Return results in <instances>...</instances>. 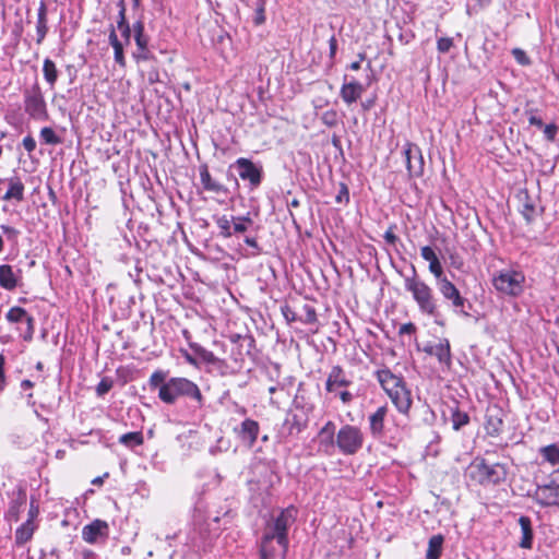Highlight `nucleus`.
<instances>
[{
  "mask_svg": "<svg viewBox=\"0 0 559 559\" xmlns=\"http://www.w3.org/2000/svg\"><path fill=\"white\" fill-rule=\"evenodd\" d=\"M377 379L391 399L396 409L404 415H407L412 407V393L407 389L406 383L402 377L394 374L390 369H381L376 372Z\"/></svg>",
  "mask_w": 559,
  "mask_h": 559,
  "instance_id": "f257e3e1",
  "label": "nucleus"
},
{
  "mask_svg": "<svg viewBox=\"0 0 559 559\" xmlns=\"http://www.w3.org/2000/svg\"><path fill=\"white\" fill-rule=\"evenodd\" d=\"M180 396L193 399L199 405L203 403L199 386L187 378H170L158 391V397L166 404H174Z\"/></svg>",
  "mask_w": 559,
  "mask_h": 559,
  "instance_id": "f03ea898",
  "label": "nucleus"
},
{
  "mask_svg": "<svg viewBox=\"0 0 559 559\" xmlns=\"http://www.w3.org/2000/svg\"><path fill=\"white\" fill-rule=\"evenodd\" d=\"M412 271L413 275L404 278L405 289L412 294L423 313L435 316L437 304L431 287L418 277L414 265Z\"/></svg>",
  "mask_w": 559,
  "mask_h": 559,
  "instance_id": "7ed1b4c3",
  "label": "nucleus"
},
{
  "mask_svg": "<svg viewBox=\"0 0 559 559\" xmlns=\"http://www.w3.org/2000/svg\"><path fill=\"white\" fill-rule=\"evenodd\" d=\"M469 476L481 485H497L506 479L507 469L502 464H487L484 459H477L469 465Z\"/></svg>",
  "mask_w": 559,
  "mask_h": 559,
  "instance_id": "20e7f679",
  "label": "nucleus"
},
{
  "mask_svg": "<svg viewBox=\"0 0 559 559\" xmlns=\"http://www.w3.org/2000/svg\"><path fill=\"white\" fill-rule=\"evenodd\" d=\"M365 442V436L357 426L346 424L340 428L336 433L335 445L344 455H354L358 453Z\"/></svg>",
  "mask_w": 559,
  "mask_h": 559,
  "instance_id": "39448f33",
  "label": "nucleus"
},
{
  "mask_svg": "<svg viewBox=\"0 0 559 559\" xmlns=\"http://www.w3.org/2000/svg\"><path fill=\"white\" fill-rule=\"evenodd\" d=\"M525 276L522 272L513 270L500 271L492 278L495 288L510 296H519L523 292Z\"/></svg>",
  "mask_w": 559,
  "mask_h": 559,
  "instance_id": "423d86ee",
  "label": "nucleus"
},
{
  "mask_svg": "<svg viewBox=\"0 0 559 559\" xmlns=\"http://www.w3.org/2000/svg\"><path fill=\"white\" fill-rule=\"evenodd\" d=\"M24 109L34 119L45 120L48 118L46 102L38 84L25 90Z\"/></svg>",
  "mask_w": 559,
  "mask_h": 559,
  "instance_id": "0eeeda50",
  "label": "nucleus"
},
{
  "mask_svg": "<svg viewBox=\"0 0 559 559\" xmlns=\"http://www.w3.org/2000/svg\"><path fill=\"white\" fill-rule=\"evenodd\" d=\"M288 548V540L282 537L264 533L261 545L260 555L261 559H285Z\"/></svg>",
  "mask_w": 559,
  "mask_h": 559,
  "instance_id": "6e6552de",
  "label": "nucleus"
},
{
  "mask_svg": "<svg viewBox=\"0 0 559 559\" xmlns=\"http://www.w3.org/2000/svg\"><path fill=\"white\" fill-rule=\"evenodd\" d=\"M296 515L295 508L290 507L283 510L272 523H269L265 527L266 534L273 535L275 537H282L285 540H288L287 531L288 527L294 523Z\"/></svg>",
  "mask_w": 559,
  "mask_h": 559,
  "instance_id": "1a4fd4ad",
  "label": "nucleus"
},
{
  "mask_svg": "<svg viewBox=\"0 0 559 559\" xmlns=\"http://www.w3.org/2000/svg\"><path fill=\"white\" fill-rule=\"evenodd\" d=\"M403 154L409 177H420L424 173V157L420 148L416 144L407 142Z\"/></svg>",
  "mask_w": 559,
  "mask_h": 559,
  "instance_id": "9d476101",
  "label": "nucleus"
},
{
  "mask_svg": "<svg viewBox=\"0 0 559 559\" xmlns=\"http://www.w3.org/2000/svg\"><path fill=\"white\" fill-rule=\"evenodd\" d=\"M235 166L239 170V177L242 180H248L250 185L255 188L262 181V167L257 166L252 160L240 157L235 162Z\"/></svg>",
  "mask_w": 559,
  "mask_h": 559,
  "instance_id": "9b49d317",
  "label": "nucleus"
},
{
  "mask_svg": "<svg viewBox=\"0 0 559 559\" xmlns=\"http://www.w3.org/2000/svg\"><path fill=\"white\" fill-rule=\"evenodd\" d=\"M437 286L441 295L452 302L455 309H459L464 316H468V312L464 310L466 299L461 296L455 285L447 277L437 282Z\"/></svg>",
  "mask_w": 559,
  "mask_h": 559,
  "instance_id": "f8f14e48",
  "label": "nucleus"
},
{
  "mask_svg": "<svg viewBox=\"0 0 559 559\" xmlns=\"http://www.w3.org/2000/svg\"><path fill=\"white\" fill-rule=\"evenodd\" d=\"M559 487L551 480L549 484L537 486L533 499L540 507L559 506Z\"/></svg>",
  "mask_w": 559,
  "mask_h": 559,
  "instance_id": "ddd939ff",
  "label": "nucleus"
},
{
  "mask_svg": "<svg viewBox=\"0 0 559 559\" xmlns=\"http://www.w3.org/2000/svg\"><path fill=\"white\" fill-rule=\"evenodd\" d=\"M109 526L107 522L95 520L82 530V537L88 544H94L100 537H107Z\"/></svg>",
  "mask_w": 559,
  "mask_h": 559,
  "instance_id": "4468645a",
  "label": "nucleus"
},
{
  "mask_svg": "<svg viewBox=\"0 0 559 559\" xmlns=\"http://www.w3.org/2000/svg\"><path fill=\"white\" fill-rule=\"evenodd\" d=\"M520 202V212L526 223H532L537 216V209L534 199L528 194L527 190L519 191L516 195Z\"/></svg>",
  "mask_w": 559,
  "mask_h": 559,
  "instance_id": "2eb2a0df",
  "label": "nucleus"
},
{
  "mask_svg": "<svg viewBox=\"0 0 559 559\" xmlns=\"http://www.w3.org/2000/svg\"><path fill=\"white\" fill-rule=\"evenodd\" d=\"M21 270L14 271L12 265H0V286L7 290H14L19 285Z\"/></svg>",
  "mask_w": 559,
  "mask_h": 559,
  "instance_id": "dca6fc26",
  "label": "nucleus"
},
{
  "mask_svg": "<svg viewBox=\"0 0 559 559\" xmlns=\"http://www.w3.org/2000/svg\"><path fill=\"white\" fill-rule=\"evenodd\" d=\"M259 430H260V427H259L258 421L247 418L241 423L240 429L237 430V433H238L239 438L245 443H247V445L249 448H251L254 444V442L257 441Z\"/></svg>",
  "mask_w": 559,
  "mask_h": 559,
  "instance_id": "f3484780",
  "label": "nucleus"
},
{
  "mask_svg": "<svg viewBox=\"0 0 559 559\" xmlns=\"http://www.w3.org/2000/svg\"><path fill=\"white\" fill-rule=\"evenodd\" d=\"M364 91L365 87L357 81L345 82L341 87L340 95L347 105H350L360 98Z\"/></svg>",
  "mask_w": 559,
  "mask_h": 559,
  "instance_id": "a211bd4d",
  "label": "nucleus"
},
{
  "mask_svg": "<svg viewBox=\"0 0 559 559\" xmlns=\"http://www.w3.org/2000/svg\"><path fill=\"white\" fill-rule=\"evenodd\" d=\"M350 383V380L347 379L342 367L334 366L328 376L325 389L328 392H333L336 386H348Z\"/></svg>",
  "mask_w": 559,
  "mask_h": 559,
  "instance_id": "6ab92c4d",
  "label": "nucleus"
},
{
  "mask_svg": "<svg viewBox=\"0 0 559 559\" xmlns=\"http://www.w3.org/2000/svg\"><path fill=\"white\" fill-rule=\"evenodd\" d=\"M388 413L386 406H380L369 416V428L373 437H380L384 430V419Z\"/></svg>",
  "mask_w": 559,
  "mask_h": 559,
  "instance_id": "aec40b11",
  "label": "nucleus"
},
{
  "mask_svg": "<svg viewBox=\"0 0 559 559\" xmlns=\"http://www.w3.org/2000/svg\"><path fill=\"white\" fill-rule=\"evenodd\" d=\"M8 190L2 197V200H15L17 202H22L24 200V183L19 177H11L8 179Z\"/></svg>",
  "mask_w": 559,
  "mask_h": 559,
  "instance_id": "412c9836",
  "label": "nucleus"
},
{
  "mask_svg": "<svg viewBox=\"0 0 559 559\" xmlns=\"http://www.w3.org/2000/svg\"><path fill=\"white\" fill-rule=\"evenodd\" d=\"M200 180L203 188L206 191H211L214 193H227V189L224 185L212 179L211 174L206 165H202L200 167Z\"/></svg>",
  "mask_w": 559,
  "mask_h": 559,
  "instance_id": "4be33fe9",
  "label": "nucleus"
},
{
  "mask_svg": "<svg viewBox=\"0 0 559 559\" xmlns=\"http://www.w3.org/2000/svg\"><path fill=\"white\" fill-rule=\"evenodd\" d=\"M37 38L36 43L40 45L48 33L47 25V5L45 1H40L37 12V24H36Z\"/></svg>",
  "mask_w": 559,
  "mask_h": 559,
  "instance_id": "5701e85b",
  "label": "nucleus"
},
{
  "mask_svg": "<svg viewBox=\"0 0 559 559\" xmlns=\"http://www.w3.org/2000/svg\"><path fill=\"white\" fill-rule=\"evenodd\" d=\"M519 524L522 531V538L519 546L524 549H531L533 544L532 521L528 516L522 515L519 519Z\"/></svg>",
  "mask_w": 559,
  "mask_h": 559,
  "instance_id": "b1692460",
  "label": "nucleus"
},
{
  "mask_svg": "<svg viewBox=\"0 0 559 559\" xmlns=\"http://www.w3.org/2000/svg\"><path fill=\"white\" fill-rule=\"evenodd\" d=\"M440 364L448 367L451 366V347L447 338H441L438 344H435L433 355Z\"/></svg>",
  "mask_w": 559,
  "mask_h": 559,
  "instance_id": "393cba45",
  "label": "nucleus"
},
{
  "mask_svg": "<svg viewBox=\"0 0 559 559\" xmlns=\"http://www.w3.org/2000/svg\"><path fill=\"white\" fill-rule=\"evenodd\" d=\"M336 433L335 424L329 420L319 431L321 445H324L326 449L333 448L335 445Z\"/></svg>",
  "mask_w": 559,
  "mask_h": 559,
  "instance_id": "a878e982",
  "label": "nucleus"
},
{
  "mask_svg": "<svg viewBox=\"0 0 559 559\" xmlns=\"http://www.w3.org/2000/svg\"><path fill=\"white\" fill-rule=\"evenodd\" d=\"M443 536L438 534L430 537L426 559H439L442 551Z\"/></svg>",
  "mask_w": 559,
  "mask_h": 559,
  "instance_id": "bb28decb",
  "label": "nucleus"
},
{
  "mask_svg": "<svg viewBox=\"0 0 559 559\" xmlns=\"http://www.w3.org/2000/svg\"><path fill=\"white\" fill-rule=\"evenodd\" d=\"M119 443L128 449L140 447L144 443L143 433L141 431L124 433L119 437Z\"/></svg>",
  "mask_w": 559,
  "mask_h": 559,
  "instance_id": "cd10ccee",
  "label": "nucleus"
},
{
  "mask_svg": "<svg viewBox=\"0 0 559 559\" xmlns=\"http://www.w3.org/2000/svg\"><path fill=\"white\" fill-rule=\"evenodd\" d=\"M539 454L543 460L551 465L559 464V445L552 443L539 449Z\"/></svg>",
  "mask_w": 559,
  "mask_h": 559,
  "instance_id": "c85d7f7f",
  "label": "nucleus"
},
{
  "mask_svg": "<svg viewBox=\"0 0 559 559\" xmlns=\"http://www.w3.org/2000/svg\"><path fill=\"white\" fill-rule=\"evenodd\" d=\"M7 320L11 323H17V322H21L23 321L24 319H26L27 323L28 324H32L33 323V318L31 316L27 314L26 310L24 308H21V307H12L7 316H5Z\"/></svg>",
  "mask_w": 559,
  "mask_h": 559,
  "instance_id": "c756f323",
  "label": "nucleus"
},
{
  "mask_svg": "<svg viewBox=\"0 0 559 559\" xmlns=\"http://www.w3.org/2000/svg\"><path fill=\"white\" fill-rule=\"evenodd\" d=\"M44 78L47 83L52 87L58 79V70L55 62L50 59H45L43 64Z\"/></svg>",
  "mask_w": 559,
  "mask_h": 559,
  "instance_id": "7c9ffc66",
  "label": "nucleus"
},
{
  "mask_svg": "<svg viewBox=\"0 0 559 559\" xmlns=\"http://www.w3.org/2000/svg\"><path fill=\"white\" fill-rule=\"evenodd\" d=\"M190 348L206 364H217L221 360L210 350L205 349L197 343H191Z\"/></svg>",
  "mask_w": 559,
  "mask_h": 559,
  "instance_id": "2f4dec72",
  "label": "nucleus"
},
{
  "mask_svg": "<svg viewBox=\"0 0 559 559\" xmlns=\"http://www.w3.org/2000/svg\"><path fill=\"white\" fill-rule=\"evenodd\" d=\"M503 421L498 416L488 415L485 424L487 433L491 437H496L502 430Z\"/></svg>",
  "mask_w": 559,
  "mask_h": 559,
  "instance_id": "473e14b6",
  "label": "nucleus"
},
{
  "mask_svg": "<svg viewBox=\"0 0 559 559\" xmlns=\"http://www.w3.org/2000/svg\"><path fill=\"white\" fill-rule=\"evenodd\" d=\"M33 533H34V528L31 525V522L28 521L16 530L15 543L17 545H23V544L27 543L32 538Z\"/></svg>",
  "mask_w": 559,
  "mask_h": 559,
  "instance_id": "72a5a7b5",
  "label": "nucleus"
},
{
  "mask_svg": "<svg viewBox=\"0 0 559 559\" xmlns=\"http://www.w3.org/2000/svg\"><path fill=\"white\" fill-rule=\"evenodd\" d=\"M253 222L249 215L233 217V234H243Z\"/></svg>",
  "mask_w": 559,
  "mask_h": 559,
  "instance_id": "f704fd0d",
  "label": "nucleus"
},
{
  "mask_svg": "<svg viewBox=\"0 0 559 559\" xmlns=\"http://www.w3.org/2000/svg\"><path fill=\"white\" fill-rule=\"evenodd\" d=\"M217 227L219 228V235L224 238L233 236V218L229 219L226 215L215 217Z\"/></svg>",
  "mask_w": 559,
  "mask_h": 559,
  "instance_id": "c9c22d12",
  "label": "nucleus"
},
{
  "mask_svg": "<svg viewBox=\"0 0 559 559\" xmlns=\"http://www.w3.org/2000/svg\"><path fill=\"white\" fill-rule=\"evenodd\" d=\"M469 423V416L459 408L452 409V426L454 430H460L463 426Z\"/></svg>",
  "mask_w": 559,
  "mask_h": 559,
  "instance_id": "e433bc0d",
  "label": "nucleus"
},
{
  "mask_svg": "<svg viewBox=\"0 0 559 559\" xmlns=\"http://www.w3.org/2000/svg\"><path fill=\"white\" fill-rule=\"evenodd\" d=\"M40 139L49 145H57L61 143V139L56 134V132L50 127H44L40 130Z\"/></svg>",
  "mask_w": 559,
  "mask_h": 559,
  "instance_id": "4c0bfd02",
  "label": "nucleus"
},
{
  "mask_svg": "<svg viewBox=\"0 0 559 559\" xmlns=\"http://www.w3.org/2000/svg\"><path fill=\"white\" fill-rule=\"evenodd\" d=\"M166 382H167L166 381V372L162 371V370H157V371L153 372L148 380V384H150L151 389L158 388V390Z\"/></svg>",
  "mask_w": 559,
  "mask_h": 559,
  "instance_id": "58836bf2",
  "label": "nucleus"
},
{
  "mask_svg": "<svg viewBox=\"0 0 559 559\" xmlns=\"http://www.w3.org/2000/svg\"><path fill=\"white\" fill-rule=\"evenodd\" d=\"M304 316L300 317V321L307 324H313L317 322V312L316 309L310 305H305L302 307Z\"/></svg>",
  "mask_w": 559,
  "mask_h": 559,
  "instance_id": "ea45409f",
  "label": "nucleus"
},
{
  "mask_svg": "<svg viewBox=\"0 0 559 559\" xmlns=\"http://www.w3.org/2000/svg\"><path fill=\"white\" fill-rule=\"evenodd\" d=\"M234 342H238L239 343V346L241 348H245L246 349V353L247 355H250L251 354V349L253 347V344H254V340L252 336H241V335H237L235 338H233Z\"/></svg>",
  "mask_w": 559,
  "mask_h": 559,
  "instance_id": "a19ab883",
  "label": "nucleus"
},
{
  "mask_svg": "<svg viewBox=\"0 0 559 559\" xmlns=\"http://www.w3.org/2000/svg\"><path fill=\"white\" fill-rule=\"evenodd\" d=\"M265 0H257L255 2V16L254 22L257 25L264 23L265 21Z\"/></svg>",
  "mask_w": 559,
  "mask_h": 559,
  "instance_id": "79ce46f5",
  "label": "nucleus"
},
{
  "mask_svg": "<svg viewBox=\"0 0 559 559\" xmlns=\"http://www.w3.org/2000/svg\"><path fill=\"white\" fill-rule=\"evenodd\" d=\"M429 271L436 277L437 282L445 277L439 259L429 262Z\"/></svg>",
  "mask_w": 559,
  "mask_h": 559,
  "instance_id": "37998d69",
  "label": "nucleus"
},
{
  "mask_svg": "<svg viewBox=\"0 0 559 559\" xmlns=\"http://www.w3.org/2000/svg\"><path fill=\"white\" fill-rule=\"evenodd\" d=\"M321 120L326 127H334L337 124V114L335 110H326L322 114Z\"/></svg>",
  "mask_w": 559,
  "mask_h": 559,
  "instance_id": "c03bdc74",
  "label": "nucleus"
},
{
  "mask_svg": "<svg viewBox=\"0 0 559 559\" xmlns=\"http://www.w3.org/2000/svg\"><path fill=\"white\" fill-rule=\"evenodd\" d=\"M453 47V39L450 37H440L437 40V49L440 53H447Z\"/></svg>",
  "mask_w": 559,
  "mask_h": 559,
  "instance_id": "a18cd8bd",
  "label": "nucleus"
},
{
  "mask_svg": "<svg viewBox=\"0 0 559 559\" xmlns=\"http://www.w3.org/2000/svg\"><path fill=\"white\" fill-rule=\"evenodd\" d=\"M512 55L521 66H528L531 63L528 56L521 48L512 49Z\"/></svg>",
  "mask_w": 559,
  "mask_h": 559,
  "instance_id": "49530a36",
  "label": "nucleus"
},
{
  "mask_svg": "<svg viewBox=\"0 0 559 559\" xmlns=\"http://www.w3.org/2000/svg\"><path fill=\"white\" fill-rule=\"evenodd\" d=\"M114 58H115V61L121 66L122 68L126 67V59H124V55H123V45L120 44L118 46H114Z\"/></svg>",
  "mask_w": 559,
  "mask_h": 559,
  "instance_id": "de8ad7c7",
  "label": "nucleus"
},
{
  "mask_svg": "<svg viewBox=\"0 0 559 559\" xmlns=\"http://www.w3.org/2000/svg\"><path fill=\"white\" fill-rule=\"evenodd\" d=\"M133 57L135 58L136 61H141V60H151L153 59V53L150 51L148 47L146 46L144 49L143 48H138L136 52L133 53Z\"/></svg>",
  "mask_w": 559,
  "mask_h": 559,
  "instance_id": "09e8293b",
  "label": "nucleus"
},
{
  "mask_svg": "<svg viewBox=\"0 0 559 559\" xmlns=\"http://www.w3.org/2000/svg\"><path fill=\"white\" fill-rule=\"evenodd\" d=\"M118 7H119V14H118L117 27L123 26L124 24L128 23L127 17H126L124 0H119Z\"/></svg>",
  "mask_w": 559,
  "mask_h": 559,
  "instance_id": "8fccbe9b",
  "label": "nucleus"
},
{
  "mask_svg": "<svg viewBox=\"0 0 559 559\" xmlns=\"http://www.w3.org/2000/svg\"><path fill=\"white\" fill-rule=\"evenodd\" d=\"M420 253H421V258L428 262H431V261H435L436 259H438L435 250L429 246L423 247L420 250Z\"/></svg>",
  "mask_w": 559,
  "mask_h": 559,
  "instance_id": "3c124183",
  "label": "nucleus"
},
{
  "mask_svg": "<svg viewBox=\"0 0 559 559\" xmlns=\"http://www.w3.org/2000/svg\"><path fill=\"white\" fill-rule=\"evenodd\" d=\"M245 242L253 249V251L249 255L255 257V255H259L262 252V249L259 246V243H258L255 238L246 237L245 238Z\"/></svg>",
  "mask_w": 559,
  "mask_h": 559,
  "instance_id": "603ef678",
  "label": "nucleus"
},
{
  "mask_svg": "<svg viewBox=\"0 0 559 559\" xmlns=\"http://www.w3.org/2000/svg\"><path fill=\"white\" fill-rule=\"evenodd\" d=\"M112 386V383L111 381L107 380V379H103L96 386V392L98 395H104L106 394Z\"/></svg>",
  "mask_w": 559,
  "mask_h": 559,
  "instance_id": "864d4df0",
  "label": "nucleus"
},
{
  "mask_svg": "<svg viewBox=\"0 0 559 559\" xmlns=\"http://www.w3.org/2000/svg\"><path fill=\"white\" fill-rule=\"evenodd\" d=\"M394 228H395V226H390L383 235V238L386 241V243L392 245V246H394L399 240V237L393 231Z\"/></svg>",
  "mask_w": 559,
  "mask_h": 559,
  "instance_id": "5fc2aeb1",
  "label": "nucleus"
},
{
  "mask_svg": "<svg viewBox=\"0 0 559 559\" xmlns=\"http://www.w3.org/2000/svg\"><path fill=\"white\" fill-rule=\"evenodd\" d=\"M1 230L8 237L9 240H13V241L17 238V236L20 234V231L17 229H15L14 227L8 226V225H2Z\"/></svg>",
  "mask_w": 559,
  "mask_h": 559,
  "instance_id": "6e6d98bb",
  "label": "nucleus"
},
{
  "mask_svg": "<svg viewBox=\"0 0 559 559\" xmlns=\"http://www.w3.org/2000/svg\"><path fill=\"white\" fill-rule=\"evenodd\" d=\"M349 201V192H348V189L345 185H342L341 186V190L338 192V194L336 195V202L338 203H342V202H345L347 203Z\"/></svg>",
  "mask_w": 559,
  "mask_h": 559,
  "instance_id": "4d7b16f0",
  "label": "nucleus"
},
{
  "mask_svg": "<svg viewBox=\"0 0 559 559\" xmlns=\"http://www.w3.org/2000/svg\"><path fill=\"white\" fill-rule=\"evenodd\" d=\"M4 357L0 354V392L4 390L7 381H5V374H4Z\"/></svg>",
  "mask_w": 559,
  "mask_h": 559,
  "instance_id": "13d9d810",
  "label": "nucleus"
},
{
  "mask_svg": "<svg viewBox=\"0 0 559 559\" xmlns=\"http://www.w3.org/2000/svg\"><path fill=\"white\" fill-rule=\"evenodd\" d=\"M23 146L28 153H32L36 148V141L33 136L27 135L23 139Z\"/></svg>",
  "mask_w": 559,
  "mask_h": 559,
  "instance_id": "bf43d9fd",
  "label": "nucleus"
},
{
  "mask_svg": "<svg viewBox=\"0 0 559 559\" xmlns=\"http://www.w3.org/2000/svg\"><path fill=\"white\" fill-rule=\"evenodd\" d=\"M415 331H416V326L412 322L404 323L399 329V333L401 335H403V334H413V333H415Z\"/></svg>",
  "mask_w": 559,
  "mask_h": 559,
  "instance_id": "052dcab7",
  "label": "nucleus"
},
{
  "mask_svg": "<svg viewBox=\"0 0 559 559\" xmlns=\"http://www.w3.org/2000/svg\"><path fill=\"white\" fill-rule=\"evenodd\" d=\"M557 133V127L555 124H547L544 129V134L547 140L552 141Z\"/></svg>",
  "mask_w": 559,
  "mask_h": 559,
  "instance_id": "680f3d73",
  "label": "nucleus"
},
{
  "mask_svg": "<svg viewBox=\"0 0 559 559\" xmlns=\"http://www.w3.org/2000/svg\"><path fill=\"white\" fill-rule=\"evenodd\" d=\"M134 40L138 48H145L148 46V37L145 34L134 35Z\"/></svg>",
  "mask_w": 559,
  "mask_h": 559,
  "instance_id": "e2e57ef3",
  "label": "nucleus"
},
{
  "mask_svg": "<svg viewBox=\"0 0 559 559\" xmlns=\"http://www.w3.org/2000/svg\"><path fill=\"white\" fill-rule=\"evenodd\" d=\"M117 28L121 32V35L126 39L127 44H129L131 38V27L129 23L124 24L123 26H118Z\"/></svg>",
  "mask_w": 559,
  "mask_h": 559,
  "instance_id": "0e129e2a",
  "label": "nucleus"
},
{
  "mask_svg": "<svg viewBox=\"0 0 559 559\" xmlns=\"http://www.w3.org/2000/svg\"><path fill=\"white\" fill-rule=\"evenodd\" d=\"M329 48H330V58L334 59L337 50V40L334 35H332L329 39Z\"/></svg>",
  "mask_w": 559,
  "mask_h": 559,
  "instance_id": "69168bd1",
  "label": "nucleus"
},
{
  "mask_svg": "<svg viewBox=\"0 0 559 559\" xmlns=\"http://www.w3.org/2000/svg\"><path fill=\"white\" fill-rule=\"evenodd\" d=\"M108 39H109V43H110L111 47H114V46H118V45L122 44V43L118 39V36H117V33H116V29H115V27H114L112 25H111V27H110V32H109V37H108Z\"/></svg>",
  "mask_w": 559,
  "mask_h": 559,
  "instance_id": "338daca9",
  "label": "nucleus"
},
{
  "mask_svg": "<svg viewBox=\"0 0 559 559\" xmlns=\"http://www.w3.org/2000/svg\"><path fill=\"white\" fill-rule=\"evenodd\" d=\"M283 314L287 321L296 320L295 312L288 306L283 308Z\"/></svg>",
  "mask_w": 559,
  "mask_h": 559,
  "instance_id": "774afa93",
  "label": "nucleus"
}]
</instances>
